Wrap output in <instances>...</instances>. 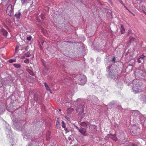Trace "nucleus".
<instances>
[{
	"label": "nucleus",
	"instance_id": "c756f323",
	"mask_svg": "<svg viewBox=\"0 0 146 146\" xmlns=\"http://www.w3.org/2000/svg\"><path fill=\"white\" fill-rule=\"evenodd\" d=\"M131 145L132 146H137L136 145H135V144L132 143L131 144Z\"/></svg>",
	"mask_w": 146,
	"mask_h": 146
},
{
	"label": "nucleus",
	"instance_id": "4468645a",
	"mask_svg": "<svg viewBox=\"0 0 146 146\" xmlns=\"http://www.w3.org/2000/svg\"><path fill=\"white\" fill-rule=\"evenodd\" d=\"M2 32L3 35L5 36H6L7 35V31L4 29H3L2 30Z\"/></svg>",
	"mask_w": 146,
	"mask_h": 146
},
{
	"label": "nucleus",
	"instance_id": "6ab92c4d",
	"mask_svg": "<svg viewBox=\"0 0 146 146\" xmlns=\"http://www.w3.org/2000/svg\"><path fill=\"white\" fill-rule=\"evenodd\" d=\"M56 125L57 126H59L60 125V120L58 118L57 119V121L56 122Z\"/></svg>",
	"mask_w": 146,
	"mask_h": 146
},
{
	"label": "nucleus",
	"instance_id": "5701e85b",
	"mask_svg": "<svg viewBox=\"0 0 146 146\" xmlns=\"http://www.w3.org/2000/svg\"><path fill=\"white\" fill-rule=\"evenodd\" d=\"M62 127H65V123L64 121H62Z\"/></svg>",
	"mask_w": 146,
	"mask_h": 146
},
{
	"label": "nucleus",
	"instance_id": "f704fd0d",
	"mask_svg": "<svg viewBox=\"0 0 146 146\" xmlns=\"http://www.w3.org/2000/svg\"><path fill=\"white\" fill-rule=\"evenodd\" d=\"M44 42H42V45L43 44Z\"/></svg>",
	"mask_w": 146,
	"mask_h": 146
},
{
	"label": "nucleus",
	"instance_id": "cd10ccee",
	"mask_svg": "<svg viewBox=\"0 0 146 146\" xmlns=\"http://www.w3.org/2000/svg\"><path fill=\"white\" fill-rule=\"evenodd\" d=\"M26 56L25 55H24V56H22L21 58L22 59H24L25 58V57Z\"/></svg>",
	"mask_w": 146,
	"mask_h": 146
},
{
	"label": "nucleus",
	"instance_id": "2eb2a0df",
	"mask_svg": "<svg viewBox=\"0 0 146 146\" xmlns=\"http://www.w3.org/2000/svg\"><path fill=\"white\" fill-rule=\"evenodd\" d=\"M26 70L31 75L33 76L34 75V73L31 70L29 69H27Z\"/></svg>",
	"mask_w": 146,
	"mask_h": 146
},
{
	"label": "nucleus",
	"instance_id": "dca6fc26",
	"mask_svg": "<svg viewBox=\"0 0 146 146\" xmlns=\"http://www.w3.org/2000/svg\"><path fill=\"white\" fill-rule=\"evenodd\" d=\"M25 55L26 57H29L31 56V55L29 52H27L25 54Z\"/></svg>",
	"mask_w": 146,
	"mask_h": 146
},
{
	"label": "nucleus",
	"instance_id": "20e7f679",
	"mask_svg": "<svg viewBox=\"0 0 146 146\" xmlns=\"http://www.w3.org/2000/svg\"><path fill=\"white\" fill-rule=\"evenodd\" d=\"M133 92L135 93H137L141 92L142 91V86H141L140 84H137L133 88Z\"/></svg>",
	"mask_w": 146,
	"mask_h": 146
},
{
	"label": "nucleus",
	"instance_id": "b1692460",
	"mask_svg": "<svg viewBox=\"0 0 146 146\" xmlns=\"http://www.w3.org/2000/svg\"><path fill=\"white\" fill-rule=\"evenodd\" d=\"M32 38V37L31 36H29V37H28L27 38V40L28 41H30L31 40V39Z\"/></svg>",
	"mask_w": 146,
	"mask_h": 146
},
{
	"label": "nucleus",
	"instance_id": "f3484780",
	"mask_svg": "<svg viewBox=\"0 0 146 146\" xmlns=\"http://www.w3.org/2000/svg\"><path fill=\"white\" fill-rule=\"evenodd\" d=\"M129 39H130V40H129L131 42L134 41L135 40V38L133 37H130L129 38Z\"/></svg>",
	"mask_w": 146,
	"mask_h": 146
},
{
	"label": "nucleus",
	"instance_id": "39448f33",
	"mask_svg": "<svg viewBox=\"0 0 146 146\" xmlns=\"http://www.w3.org/2000/svg\"><path fill=\"white\" fill-rule=\"evenodd\" d=\"M13 8L11 5H9L7 7L6 11L7 14L9 16H11L12 12H13Z\"/></svg>",
	"mask_w": 146,
	"mask_h": 146
},
{
	"label": "nucleus",
	"instance_id": "f8f14e48",
	"mask_svg": "<svg viewBox=\"0 0 146 146\" xmlns=\"http://www.w3.org/2000/svg\"><path fill=\"white\" fill-rule=\"evenodd\" d=\"M44 85L45 86L46 88V90L47 91H50V92H51V90L50 89L49 87V86H48V85L46 84V82H44Z\"/></svg>",
	"mask_w": 146,
	"mask_h": 146
},
{
	"label": "nucleus",
	"instance_id": "f257e3e1",
	"mask_svg": "<svg viewBox=\"0 0 146 146\" xmlns=\"http://www.w3.org/2000/svg\"><path fill=\"white\" fill-rule=\"evenodd\" d=\"M84 105H79L76 108L78 114L80 116L81 118H83L85 115V113H84Z\"/></svg>",
	"mask_w": 146,
	"mask_h": 146
},
{
	"label": "nucleus",
	"instance_id": "2f4dec72",
	"mask_svg": "<svg viewBox=\"0 0 146 146\" xmlns=\"http://www.w3.org/2000/svg\"><path fill=\"white\" fill-rule=\"evenodd\" d=\"M64 130L65 131H67V128L66 127H64Z\"/></svg>",
	"mask_w": 146,
	"mask_h": 146
},
{
	"label": "nucleus",
	"instance_id": "72a5a7b5",
	"mask_svg": "<svg viewBox=\"0 0 146 146\" xmlns=\"http://www.w3.org/2000/svg\"><path fill=\"white\" fill-rule=\"evenodd\" d=\"M61 109H59V111H60V112H61Z\"/></svg>",
	"mask_w": 146,
	"mask_h": 146
},
{
	"label": "nucleus",
	"instance_id": "0eeeda50",
	"mask_svg": "<svg viewBox=\"0 0 146 146\" xmlns=\"http://www.w3.org/2000/svg\"><path fill=\"white\" fill-rule=\"evenodd\" d=\"M116 136V134H114L113 135L112 134H110L109 135V137L110 138L112 139L113 140L115 141H117V138Z\"/></svg>",
	"mask_w": 146,
	"mask_h": 146
},
{
	"label": "nucleus",
	"instance_id": "423d86ee",
	"mask_svg": "<svg viewBox=\"0 0 146 146\" xmlns=\"http://www.w3.org/2000/svg\"><path fill=\"white\" fill-rule=\"evenodd\" d=\"M79 131L81 133L82 135L86 136V129L81 127L79 129Z\"/></svg>",
	"mask_w": 146,
	"mask_h": 146
},
{
	"label": "nucleus",
	"instance_id": "4be33fe9",
	"mask_svg": "<svg viewBox=\"0 0 146 146\" xmlns=\"http://www.w3.org/2000/svg\"><path fill=\"white\" fill-rule=\"evenodd\" d=\"M15 60L14 59H10L9 60V62L10 63H12L13 62H15Z\"/></svg>",
	"mask_w": 146,
	"mask_h": 146
},
{
	"label": "nucleus",
	"instance_id": "7ed1b4c3",
	"mask_svg": "<svg viewBox=\"0 0 146 146\" xmlns=\"http://www.w3.org/2000/svg\"><path fill=\"white\" fill-rule=\"evenodd\" d=\"M86 77L84 75H81L78 80V84L80 85H84L86 82Z\"/></svg>",
	"mask_w": 146,
	"mask_h": 146
},
{
	"label": "nucleus",
	"instance_id": "6e6552de",
	"mask_svg": "<svg viewBox=\"0 0 146 146\" xmlns=\"http://www.w3.org/2000/svg\"><path fill=\"white\" fill-rule=\"evenodd\" d=\"M90 124V123L88 121H84L81 122V125L84 127H86Z\"/></svg>",
	"mask_w": 146,
	"mask_h": 146
},
{
	"label": "nucleus",
	"instance_id": "f03ea898",
	"mask_svg": "<svg viewBox=\"0 0 146 146\" xmlns=\"http://www.w3.org/2000/svg\"><path fill=\"white\" fill-rule=\"evenodd\" d=\"M130 131L132 135L136 136L139 133V129L136 126H134L130 129Z\"/></svg>",
	"mask_w": 146,
	"mask_h": 146
},
{
	"label": "nucleus",
	"instance_id": "ddd939ff",
	"mask_svg": "<svg viewBox=\"0 0 146 146\" xmlns=\"http://www.w3.org/2000/svg\"><path fill=\"white\" fill-rule=\"evenodd\" d=\"M121 33L122 34H124L125 32V29L123 28V25H121Z\"/></svg>",
	"mask_w": 146,
	"mask_h": 146
},
{
	"label": "nucleus",
	"instance_id": "c9c22d12",
	"mask_svg": "<svg viewBox=\"0 0 146 146\" xmlns=\"http://www.w3.org/2000/svg\"><path fill=\"white\" fill-rule=\"evenodd\" d=\"M46 32V31H45V32H44V33H45Z\"/></svg>",
	"mask_w": 146,
	"mask_h": 146
},
{
	"label": "nucleus",
	"instance_id": "473e14b6",
	"mask_svg": "<svg viewBox=\"0 0 146 146\" xmlns=\"http://www.w3.org/2000/svg\"><path fill=\"white\" fill-rule=\"evenodd\" d=\"M115 57H114V58H113V59H112V61H115Z\"/></svg>",
	"mask_w": 146,
	"mask_h": 146
},
{
	"label": "nucleus",
	"instance_id": "9b49d317",
	"mask_svg": "<svg viewBox=\"0 0 146 146\" xmlns=\"http://www.w3.org/2000/svg\"><path fill=\"white\" fill-rule=\"evenodd\" d=\"M21 15V12L19 11H18L15 14V16L17 19H19L20 18Z\"/></svg>",
	"mask_w": 146,
	"mask_h": 146
},
{
	"label": "nucleus",
	"instance_id": "c85d7f7f",
	"mask_svg": "<svg viewBox=\"0 0 146 146\" xmlns=\"http://www.w3.org/2000/svg\"><path fill=\"white\" fill-rule=\"evenodd\" d=\"M65 118L68 121H69L70 120V118L68 117L65 116Z\"/></svg>",
	"mask_w": 146,
	"mask_h": 146
},
{
	"label": "nucleus",
	"instance_id": "a878e982",
	"mask_svg": "<svg viewBox=\"0 0 146 146\" xmlns=\"http://www.w3.org/2000/svg\"><path fill=\"white\" fill-rule=\"evenodd\" d=\"M145 9V7H142V10L143 11L144 13L145 14V15H146V12H145L144 11Z\"/></svg>",
	"mask_w": 146,
	"mask_h": 146
},
{
	"label": "nucleus",
	"instance_id": "1a4fd4ad",
	"mask_svg": "<svg viewBox=\"0 0 146 146\" xmlns=\"http://www.w3.org/2000/svg\"><path fill=\"white\" fill-rule=\"evenodd\" d=\"M145 57V56L143 55L140 56L139 58H137L138 62L139 63H141L142 62V60H143L144 58Z\"/></svg>",
	"mask_w": 146,
	"mask_h": 146
},
{
	"label": "nucleus",
	"instance_id": "9d476101",
	"mask_svg": "<svg viewBox=\"0 0 146 146\" xmlns=\"http://www.w3.org/2000/svg\"><path fill=\"white\" fill-rule=\"evenodd\" d=\"M74 110L73 108H68L67 111V113L68 114H70L72 113L74 111Z\"/></svg>",
	"mask_w": 146,
	"mask_h": 146
},
{
	"label": "nucleus",
	"instance_id": "412c9836",
	"mask_svg": "<svg viewBox=\"0 0 146 146\" xmlns=\"http://www.w3.org/2000/svg\"><path fill=\"white\" fill-rule=\"evenodd\" d=\"M3 85L2 82V79L0 78V88L1 87H2Z\"/></svg>",
	"mask_w": 146,
	"mask_h": 146
},
{
	"label": "nucleus",
	"instance_id": "7c9ffc66",
	"mask_svg": "<svg viewBox=\"0 0 146 146\" xmlns=\"http://www.w3.org/2000/svg\"><path fill=\"white\" fill-rule=\"evenodd\" d=\"M119 2L122 4H123V2L122 1V0H118Z\"/></svg>",
	"mask_w": 146,
	"mask_h": 146
},
{
	"label": "nucleus",
	"instance_id": "a211bd4d",
	"mask_svg": "<svg viewBox=\"0 0 146 146\" xmlns=\"http://www.w3.org/2000/svg\"><path fill=\"white\" fill-rule=\"evenodd\" d=\"M14 66L15 67L17 68H19L21 67V65L19 64H14Z\"/></svg>",
	"mask_w": 146,
	"mask_h": 146
},
{
	"label": "nucleus",
	"instance_id": "aec40b11",
	"mask_svg": "<svg viewBox=\"0 0 146 146\" xmlns=\"http://www.w3.org/2000/svg\"><path fill=\"white\" fill-rule=\"evenodd\" d=\"M24 62L26 64L29 63V60L28 58H26L25 60L24 61Z\"/></svg>",
	"mask_w": 146,
	"mask_h": 146
},
{
	"label": "nucleus",
	"instance_id": "bb28decb",
	"mask_svg": "<svg viewBox=\"0 0 146 146\" xmlns=\"http://www.w3.org/2000/svg\"><path fill=\"white\" fill-rule=\"evenodd\" d=\"M74 126L76 128V129L78 130V131H79V129H80V128H79V127H77V126H76V125H74Z\"/></svg>",
	"mask_w": 146,
	"mask_h": 146
},
{
	"label": "nucleus",
	"instance_id": "393cba45",
	"mask_svg": "<svg viewBox=\"0 0 146 146\" xmlns=\"http://www.w3.org/2000/svg\"><path fill=\"white\" fill-rule=\"evenodd\" d=\"M94 126L93 125H90L89 126V128L90 129H92L94 128Z\"/></svg>",
	"mask_w": 146,
	"mask_h": 146
}]
</instances>
